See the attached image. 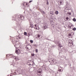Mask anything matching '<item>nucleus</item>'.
Listing matches in <instances>:
<instances>
[{"label": "nucleus", "mask_w": 76, "mask_h": 76, "mask_svg": "<svg viewBox=\"0 0 76 76\" xmlns=\"http://www.w3.org/2000/svg\"><path fill=\"white\" fill-rule=\"evenodd\" d=\"M18 18L21 20H23L24 19V17L22 15H19L18 16Z\"/></svg>", "instance_id": "5"}, {"label": "nucleus", "mask_w": 76, "mask_h": 76, "mask_svg": "<svg viewBox=\"0 0 76 76\" xmlns=\"http://www.w3.org/2000/svg\"><path fill=\"white\" fill-rule=\"evenodd\" d=\"M37 44L33 45V46H34V47H37Z\"/></svg>", "instance_id": "31"}, {"label": "nucleus", "mask_w": 76, "mask_h": 76, "mask_svg": "<svg viewBox=\"0 0 76 76\" xmlns=\"http://www.w3.org/2000/svg\"><path fill=\"white\" fill-rule=\"evenodd\" d=\"M64 12H65V10H64Z\"/></svg>", "instance_id": "47"}, {"label": "nucleus", "mask_w": 76, "mask_h": 76, "mask_svg": "<svg viewBox=\"0 0 76 76\" xmlns=\"http://www.w3.org/2000/svg\"><path fill=\"white\" fill-rule=\"evenodd\" d=\"M60 69L58 68V71L59 72H63V69H62V68L61 67H60Z\"/></svg>", "instance_id": "15"}, {"label": "nucleus", "mask_w": 76, "mask_h": 76, "mask_svg": "<svg viewBox=\"0 0 76 76\" xmlns=\"http://www.w3.org/2000/svg\"><path fill=\"white\" fill-rule=\"evenodd\" d=\"M30 42L32 44V43H33V41L32 40H30Z\"/></svg>", "instance_id": "30"}, {"label": "nucleus", "mask_w": 76, "mask_h": 76, "mask_svg": "<svg viewBox=\"0 0 76 76\" xmlns=\"http://www.w3.org/2000/svg\"><path fill=\"white\" fill-rule=\"evenodd\" d=\"M40 11L41 12V10H40Z\"/></svg>", "instance_id": "50"}, {"label": "nucleus", "mask_w": 76, "mask_h": 76, "mask_svg": "<svg viewBox=\"0 0 76 76\" xmlns=\"http://www.w3.org/2000/svg\"><path fill=\"white\" fill-rule=\"evenodd\" d=\"M35 51L36 53H38V49H36Z\"/></svg>", "instance_id": "29"}, {"label": "nucleus", "mask_w": 76, "mask_h": 76, "mask_svg": "<svg viewBox=\"0 0 76 76\" xmlns=\"http://www.w3.org/2000/svg\"><path fill=\"white\" fill-rule=\"evenodd\" d=\"M48 25L47 24V23L45 24L43 26V28L44 29H44H46L47 28H48Z\"/></svg>", "instance_id": "3"}, {"label": "nucleus", "mask_w": 76, "mask_h": 76, "mask_svg": "<svg viewBox=\"0 0 76 76\" xmlns=\"http://www.w3.org/2000/svg\"><path fill=\"white\" fill-rule=\"evenodd\" d=\"M12 56L13 57V55L12 54H9L8 55H6V58H7V57H10V56Z\"/></svg>", "instance_id": "18"}, {"label": "nucleus", "mask_w": 76, "mask_h": 76, "mask_svg": "<svg viewBox=\"0 0 76 76\" xmlns=\"http://www.w3.org/2000/svg\"><path fill=\"white\" fill-rule=\"evenodd\" d=\"M47 4L48 5V1H47Z\"/></svg>", "instance_id": "39"}, {"label": "nucleus", "mask_w": 76, "mask_h": 76, "mask_svg": "<svg viewBox=\"0 0 76 76\" xmlns=\"http://www.w3.org/2000/svg\"><path fill=\"white\" fill-rule=\"evenodd\" d=\"M13 41H12V43H13V44L14 43V42H13Z\"/></svg>", "instance_id": "44"}, {"label": "nucleus", "mask_w": 76, "mask_h": 76, "mask_svg": "<svg viewBox=\"0 0 76 76\" xmlns=\"http://www.w3.org/2000/svg\"><path fill=\"white\" fill-rule=\"evenodd\" d=\"M12 19L13 20H16V21H18V17H15V18H13Z\"/></svg>", "instance_id": "16"}, {"label": "nucleus", "mask_w": 76, "mask_h": 76, "mask_svg": "<svg viewBox=\"0 0 76 76\" xmlns=\"http://www.w3.org/2000/svg\"><path fill=\"white\" fill-rule=\"evenodd\" d=\"M14 58L16 61L18 60H19V58L18 57H14Z\"/></svg>", "instance_id": "14"}, {"label": "nucleus", "mask_w": 76, "mask_h": 76, "mask_svg": "<svg viewBox=\"0 0 76 76\" xmlns=\"http://www.w3.org/2000/svg\"><path fill=\"white\" fill-rule=\"evenodd\" d=\"M16 24L17 25V26H19V25H20V24L19 23H17Z\"/></svg>", "instance_id": "26"}, {"label": "nucleus", "mask_w": 76, "mask_h": 76, "mask_svg": "<svg viewBox=\"0 0 76 76\" xmlns=\"http://www.w3.org/2000/svg\"><path fill=\"white\" fill-rule=\"evenodd\" d=\"M10 76H12V75H10Z\"/></svg>", "instance_id": "49"}, {"label": "nucleus", "mask_w": 76, "mask_h": 76, "mask_svg": "<svg viewBox=\"0 0 76 76\" xmlns=\"http://www.w3.org/2000/svg\"><path fill=\"white\" fill-rule=\"evenodd\" d=\"M24 35H27V33L26 32H24Z\"/></svg>", "instance_id": "25"}, {"label": "nucleus", "mask_w": 76, "mask_h": 76, "mask_svg": "<svg viewBox=\"0 0 76 76\" xmlns=\"http://www.w3.org/2000/svg\"><path fill=\"white\" fill-rule=\"evenodd\" d=\"M37 38L38 39H41L42 38V36L41 35H36Z\"/></svg>", "instance_id": "6"}, {"label": "nucleus", "mask_w": 76, "mask_h": 76, "mask_svg": "<svg viewBox=\"0 0 76 76\" xmlns=\"http://www.w3.org/2000/svg\"><path fill=\"white\" fill-rule=\"evenodd\" d=\"M62 57H64V58H66V57L64 56H61Z\"/></svg>", "instance_id": "34"}, {"label": "nucleus", "mask_w": 76, "mask_h": 76, "mask_svg": "<svg viewBox=\"0 0 76 76\" xmlns=\"http://www.w3.org/2000/svg\"><path fill=\"white\" fill-rule=\"evenodd\" d=\"M76 29V28H74L72 29V30H73V31H75Z\"/></svg>", "instance_id": "33"}, {"label": "nucleus", "mask_w": 76, "mask_h": 76, "mask_svg": "<svg viewBox=\"0 0 76 76\" xmlns=\"http://www.w3.org/2000/svg\"><path fill=\"white\" fill-rule=\"evenodd\" d=\"M59 53H62L63 52V51L62 50H59Z\"/></svg>", "instance_id": "27"}, {"label": "nucleus", "mask_w": 76, "mask_h": 76, "mask_svg": "<svg viewBox=\"0 0 76 76\" xmlns=\"http://www.w3.org/2000/svg\"><path fill=\"white\" fill-rule=\"evenodd\" d=\"M31 62H28L27 64H28V65H30V66H31Z\"/></svg>", "instance_id": "24"}, {"label": "nucleus", "mask_w": 76, "mask_h": 76, "mask_svg": "<svg viewBox=\"0 0 76 76\" xmlns=\"http://www.w3.org/2000/svg\"><path fill=\"white\" fill-rule=\"evenodd\" d=\"M42 70H44L45 71H47V69H46V67H45V65H43V66H42Z\"/></svg>", "instance_id": "13"}, {"label": "nucleus", "mask_w": 76, "mask_h": 76, "mask_svg": "<svg viewBox=\"0 0 76 76\" xmlns=\"http://www.w3.org/2000/svg\"><path fill=\"white\" fill-rule=\"evenodd\" d=\"M74 33L73 32H71L69 33V35H68L69 38H72L73 37V36L74 35Z\"/></svg>", "instance_id": "2"}, {"label": "nucleus", "mask_w": 76, "mask_h": 76, "mask_svg": "<svg viewBox=\"0 0 76 76\" xmlns=\"http://www.w3.org/2000/svg\"><path fill=\"white\" fill-rule=\"evenodd\" d=\"M67 14H69V15H71V13L70 12H68Z\"/></svg>", "instance_id": "35"}, {"label": "nucleus", "mask_w": 76, "mask_h": 76, "mask_svg": "<svg viewBox=\"0 0 76 76\" xmlns=\"http://www.w3.org/2000/svg\"><path fill=\"white\" fill-rule=\"evenodd\" d=\"M23 5L25 7H26L28 6V4L26 2H25L23 3Z\"/></svg>", "instance_id": "11"}, {"label": "nucleus", "mask_w": 76, "mask_h": 76, "mask_svg": "<svg viewBox=\"0 0 76 76\" xmlns=\"http://www.w3.org/2000/svg\"><path fill=\"white\" fill-rule=\"evenodd\" d=\"M42 72V71L41 69H39V70L37 71L38 73H39V75H41Z\"/></svg>", "instance_id": "10"}, {"label": "nucleus", "mask_w": 76, "mask_h": 76, "mask_svg": "<svg viewBox=\"0 0 76 76\" xmlns=\"http://www.w3.org/2000/svg\"><path fill=\"white\" fill-rule=\"evenodd\" d=\"M14 56H10V58H14Z\"/></svg>", "instance_id": "32"}, {"label": "nucleus", "mask_w": 76, "mask_h": 76, "mask_svg": "<svg viewBox=\"0 0 76 76\" xmlns=\"http://www.w3.org/2000/svg\"><path fill=\"white\" fill-rule=\"evenodd\" d=\"M30 10H31V9H30Z\"/></svg>", "instance_id": "46"}, {"label": "nucleus", "mask_w": 76, "mask_h": 76, "mask_svg": "<svg viewBox=\"0 0 76 76\" xmlns=\"http://www.w3.org/2000/svg\"><path fill=\"white\" fill-rule=\"evenodd\" d=\"M73 21H74V22H76V19L75 18H74L73 19Z\"/></svg>", "instance_id": "28"}, {"label": "nucleus", "mask_w": 76, "mask_h": 76, "mask_svg": "<svg viewBox=\"0 0 76 76\" xmlns=\"http://www.w3.org/2000/svg\"><path fill=\"white\" fill-rule=\"evenodd\" d=\"M68 44L69 46H72L73 45V42H68Z\"/></svg>", "instance_id": "12"}, {"label": "nucleus", "mask_w": 76, "mask_h": 76, "mask_svg": "<svg viewBox=\"0 0 76 76\" xmlns=\"http://www.w3.org/2000/svg\"><path fill=\"white\" fill-rule=\"evenodd\" d=\"M50 14H51V16H53V17H54V13H53V11H51L50 12ZM52 15L53 16H52Z\"/></svg>", "instance_id": "19"}, {"label": "nucleus", "mask_w": 76, "mask_h": 76, "mask_svg": "<svg viewBox=\"0 0 76 76\" xmlns=\"http://www.w3.org/2000/svg\"><path fill=\"white\" fill-rule=\"evenodd\" d=\"M48 61L50 63H51V64H56L57 63V61L55 60V59H49Z\"/></svg>", "instance_id": "1"}, {"label": "nucleus", "mask_w": 76, "mask_h": 76, "mask_svg": "<svg viewBox=\"0 0 76 76\" xmlns=\"http://www.w3.org/2000/svg\"><path fill=\"white\" fill-rule=\"evenodd\" d=\"M46 0V1H48V0Z\"/></svg>", "instance_id": "45"}, {"label": "nucleus", "mask_w": 76, "mask_h": 76, "mask_svg": "<svg viewBox=\"0 0 76 76\" xmlns=\"http://www.w3.org/2000/svg\"><path fill=\"white\" fill-rule=\"evenodd\" d=\"M18 18L21 20H23L24 19V17L22 15H19L18 16Z\"/></svg>", "instance_id": "4"}, {"label": "nucleus", "mask_w": 76, "mask_h": 76, "mask_svg": "<svg viewBox=\"0 0 76 76\" xmlns=\"http://www.w3.org/2000/svg\"><path fill=\"white\" fill-rule=\"evenodd\" d=\"M36 29H37V30H38V28H37V27H36Z\"/></svg>", "instance_id": "43"}, {"label": "nucleus", "mask_w": 76, "mask_h": 76, "mask_svg": "<svg viewBox=\"0 0 76 76\" xmlns=\"http://www.w3.org/2000/svg\"><path fill=\"white\" fill-rule=\"evenodd\" d=\"M28 35H31V34H30V33H28Z\"/></svg>", "instance_id": "37"}, {"label": "nucleus", "mask_w": 76, "mask_h": 76, "mask_svg": "<svg viewBox=\"0 0 76 76\" xmlns=\"http://www.w3.org/2000/svg\"><path fill=\"white\" fill-rule=\"evenodd\" d=\"M34 26H35V27H37V24H35V25H34Z\"/></svg>", "instance_id": "42"}, {"label": "nucleus", "mask_w": 76, "mask_h": 76, "mask_svg": "<svg viewBox=\"0 0 76 76\" xmlns=\"http://www.w3.org/2000/svg\"><path fill=\"white\" fill-rule=\"evenodd\" d=\"M52 73L53 75H55V76H56V72H55L54 71H53Z\"/></svg>", "instance_id": "21"}, {"label": "nucleus", "mask_w": 76, "mask_h": 76, "mask_svg": "<svg viewBox=\"0 0 76 76\" xmlns=\"http://www.w3.org/2000/svg\"><path fill=\"white\" fill-rule=\"evenodd\" d=\"M15 53L17 54L18 55L20 54V50L18 49L15 50Z\"/></svg>", "instance_id": "7"}, {"label": "nucleus", "mask_w": 76, "mask_h": 76, "mask_svg": "<svg viewBox=\"0 0 76 76\" xmlns=\"http://www.w3.org/2000/svg\"><path fill=\"white\" fill-rule=\"evenodd\" d=\"M41 13H42L43 16H45V15H47V14L46 13V12H45L44 11H41Z\"/></svg>", "instance_id": "9"}, {"label": "nucleus", "mask_w": 76, "mask_h": 76, "mask_svg": "<svg viewBox=\"0 0 76 76\" xmlns=\"http://www.w3.org/2000/svg\"><path fill=\"white\" fill-rule=\"evenodd\" d=\"M30 25L31 28H35H35L34 27V26L33 24L32 23V22H30Z\"/></svg>", "instance_id": "8"}, {"label": "nucleus", "mask_w": 76, "mask_h": 76, "mask_svg": "<svg viewBox=\"0 0 76 76\" xmlns=\"http://www.w3.org/2000/svg\"><path fill=\"white\" fill-rule=\"evenodd\" d=\"M32 1H29V3H31Z\"/></svg>", "instance_id": "40"}, {"label": "nucleus", "mask_w": 76, "mask_h": 76, "mask_svg": "<svg viewBox=\"0 0 76 76\" xmlns=\"http://www.w3.org/2000/svg\"><path fill=\"white\" fill-rule=\"evenodd\" d=\"M18 43H19V42H16L15 44L14 45V46H15V48H16V47H17L18 46V45H19V44Z\"/></svg>", "instance_id": "17"}, {"label": "nucleus", "mask_w": 76, "mask_h": 76, "mask_svg": "<svg viewBox=\"0 0 76 76\" xmlns=\"http://www.w3.org/2000/svg\"><path fill=\"white\" fill-rule=\"evenodd\" d=\"M17 16H18V15H16Z\"/></svg>", "instance_id": "48"}, {"label": "nucleus", "mask_w": 76, "mask_h": 76, "mask_svg": "<svg viewBox=\"0 0 76 76\" xmlns=\"http://www.w3.org/2000/svg\"><path fill=\"white\" fill-rule=\"evenodd\" d=\"M55 14L56 15H58V11H55Z\"/></svg>", "instance_id": "23"}, {"label": "nucleus", "mask_w": 76, "mask_h": 76, "mask_svg": "<svg viewBox=\"0 0 76 76\" xmlns=\"http://www.w3.org/2000/svg\"><path fill=\"white\" fill-rule=\"evenodd\" d=\"M66 20H68V19H69V18H68V17H66Z\"/></svg>", "instance_id": "36"}, {"label": "nucleus", "mask_w": 76, "mask_h": 76, "mask_svg": "<svg viewBox=\"0 0 76 76\" xmlns=\"http://www.w3.org/2000/svg\"><path fill=\"white\" fill-rule=\"evenodd\" d=\"M63 2V0H61L60 2V5H62V4Z\"/></svg>", "instance_id": "22"}, {"label": "nucleus", "mask_w": 76, "mask_h": 76, "mask_svg": "<svg viewBox=\"0 0 76 76\" xmlns=\"http://www.w3.org/2000/svg\"><path fill=\"white\" fill-rule=\"evenodd\" d=\"M52 47H55L56 46H54V45H52Z\"/></svg>", "instance_id": "38"}, {"label": "nucleus", "mask_w": 76, "mask_h": 76, "mask_svg": "<svg viewBox=\"0 0 76 76\" xmlns=\"http://www.w3.org/2000/svg\"><path fill=\"white\" fill-rule=\"evenodd\" d=\"M58 46L59 47H60V48H61V47H62L63 46H62V45H61V44L60 43H58Z\"/></svg>", "instance_id": "20"}, {"label": "nucleus", "mask_w": 76, "mask_h": 76, "mask_svg": "<svg viewBox=\"0 0 76 76\" xmlns=\"http://www.w3.org/2000/svg\"><path fill=\"white\" fill-rule=\"evenodd\" d=\"M34 54H31V56H34Z\"/></svg>", "instance_id": "41"}]
</instances>
